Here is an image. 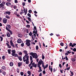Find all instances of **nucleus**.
<instances>
[{
    "label": "nucleus",
    "mask_w": 76,
    "mask_h": 76,
    "mask_svg": "<svg viewBox=\"0 0 76 76\" xmlns=\"http://www.w3.org/2000/svg\"><path fill=\"white\" fill-rule=\"evenodd\" d=\"M29 54L31 56H32L33 58H35L36 59L38 58V57H38V55H37V53L31 52L29 53Z\"/></svg>",
    "instance_id": "nucleus-1"
},
{
    "label": "nucleus",
    "mask_w": 76,
    "mask_h": 76,
    "mask_svg": "<svg viewBox=\"0 0 76 76\" xmlns=\"http://www.w3.org/2000/svg\"><path fill=\"white\" fill-rule=\"evenodd\" d=\"M29 56H27L26 59V58H23V62H25L26 61V64H29Z\"/></svg>",
    "instance_id": "nucleus-2"
},
{
    "label": "nucleus",
    "mask_w": 76,
    "mask_h": 76,
    "mask_svg": "<svg viewBox=\"0 0 76 76\" xmlns=\"http://www.w3.org/2000/svg\"><path fill=\"white\" fill-rule=\"evenodd\" d=\"M31 40H27L26 41V45L28 47L30 45H31Z\"/></svg>",
    "instance_id": "nucleus-3"
},
{
    "label": "nucleus",
    "mask_w": 76,
    "mask_h": 76,
    "mask_svg": "<svg viewBox=\"0 0 76 76\" xmlns=\"http://www.w3.org/2000/svg\"><path fill=\"white\" fill-rule=\"evenodd\" d=\"M1 8V10H4L6 9V7L4 6V4L3 3H1L0 4V8Z\"/></svg>",
    "instance_id": "nucleus-4"
},
{
    "label": "nucleus",
    "mask_w": 76,
    "mask_h": 76,
    "mask_svg": "<svg viewBox=\"0 0 76 76\" xmlns=\"http://www.w3.org/2000/svg\"><path fill=\"white\" fill-rule=\"evenodd\" d=\"M11 26L10 25H7L6 27V29L8 31H10V29Z\"/></svg>",
    "instance_id": "nucleus-5"
},
{
    "label": "nucleus",
    "mask_w": 76,
    "mask_h": 76,
    "mask_svg": "<svg viewBox=\"0 0 76 76\" xmlns=\"http://www.w3.org/2000/svg\"><path fill=\"white\" fill-rule=\"evenodd\" d=\"M76 45V43H74L72 45V43L70 42L69 44V46H71L73 48Z\"/></svg>",
    "instance_id": "nucleus-6"
},
{
    "label": "nucleus",
    "mask_w": 76,
    "mask_h": 76,
    "mask_svg": "<svg viewBox=\"0 0 76 76\" xmlns=\"http://www.w3.org/2000/svg\"><path fill=\"white\" fill-rule=\"evenodd\" d=\"M67 52V50H65V52H64V53H65V54L66 56L65 57H64L63 58V60H64V59H66V60H67V52Z\"/></svg>",
    "instance_id": "nucleus-7"
},
{
    "label": "nucleus",
    "mask_w": 76,
    "mask_h": 76,
    "mask_svg": "<svg viewBox=\"0 0 76 76\" xmlns=\"http://www.w3.org/2000/svg\"><path fill=\"white\" fill-rule=\"evenodd\" d=\"M11 52L12 53V56H15V55L14 54L16 53V51H15V50H12L11 51Z\"/></svg>",
    "instance_id": "nucleus-8"
},
{
    "label": "nucleus",
    "mask_w": 76,
    "mask_h": 76,
    "mask_svg": "<svg viewBox=\"0 0 76 76\" xmlns=\"http://www.w3.org/2000/svg\"><path fill=\"white\" fill-rule=\"evenodd\" d=\"M38 63L39 64H41V65L44 64V63H43V61H42V59H40Z\"/></svg>",
    "instance_id": "nucleus-9"
},
{
    "label": "nucleus",
    "mask_w": 76,
    "mask_h": 76,
    "mask_svg": "<svg viewBox=\"0 0 76 76\" xmlns=\"http://www.w3.org/2000/svg\"><path fill=\"white\" fill-rule=\"evenodd\" d=\"M35 64V62H33V63H32V66H33V67H35V68H37V64Z\"/></svg>",
    "instance_id": "nucleus-10"
},
{
    "label": "nucleus",
    "mask_w": 76,
    "mask_h": 76,
    "mask_svg": "<svg viewBox=\"0 0 76 76\" xmlns=\"http://www.w3.org/2000/svg\"><path fill=\"white\" fill-rule=\"evenodd\" d=\"M71 59L72 61H76V58L75 57V56H74V58H71Z\"/></svg>",
    "instance_id": "nucleus-11"
},
{
    "label": "nucleus",
    "mask_w": 76,
    "mask_h": 76,
    "mask_svg": "<svg viewBox=\"0 0 76 76\" xmlns=\"http://www.w3.org/2000/svg\"><path fill=\"white\" fill-rule=\"evenodd\" d=\"M28 56V53H26V54L25 55V56L23 57V58H27V57L28 56L29 57V56Z\"/></svg>",
    "instance_id": "nucleus-12"
},
{
    "label": "nucleus",
    "mask_w": 76,
    "mask_h": 76,
    "mask_svg": "<svg viewBox=\"0 0 76 76\" xmlns=\"http://www.w3.org/2000/svg\"><path fill=\"white\" fill-rule=\"evenodd\" d=\"M10 13H11L10 12L6 11L4 13V15H5V14H6V15H10Z\"/></svg>",
    "instance_id": "nucleus-13"
},
{
    "label": "nucleus",
    "mask_w": 76,
    "mask_h": 76,
    "mask_svg": "<svg viewBox=\"0 0 76 76\" xmlns=\"http://www.w3.org/2000/svg\"><path fill=\"white\" fill-rule=\"evenodd\" d=\"M3 22L4 23H7V19L4 18L3 19Z\"/></svg>",
    "instance_id": "nucleus-14"
},
{
    "label": "nucleus",
    "mask_w": 76,
    "mask_h": 76,
    "mask_svg": "<svg viewBox=\"0 0 76 76\" xmlns=\"http://www.w3.org/2000/svg\"><path fill=\"white\" fill-rule=\"evenodd\" d=\"M18 37L21 38V37H22V34L21 33H18Z\"/></svg>",
    "instance_id": "nucleus-15"
},
{
    "label": "nucleus",
    "mask_w": 76,
    "mask_h": 76,
    "mask_svg": "<svg viewBox=\"0 0 76 76\" xmlns=\"http://www.w3.org/2000/svg\"><path fill=\"white\" fill-rule=\"evenodd\" d=\"M6 4L7 6H11L12 4L10 2H7L6 3Z\"/></svg>",
    "instance_id": "nucleus-16"
},
{
    "label": "nucleus",
    "mask_w": 76,
    "mask_h": 76,
    "mask_svg": "<svg viewBox=\"0 0 76 76\" xmlns=\"http://www.w3.org/2000/svg\"><path fill=\"white\" fill-rule=\"evenodd\" d=\"M17 42L19 44L22 42V40L20 39H19L17 41Z\"/></svg>",
    "instance_id": "nucleus-17"
},
{
    "label": "nucleus",
    "mask_w": 76,
    "mask_h": 76,
    "mask_svg": "<svg viewBox=\"0 0 76 76\" xmlns=\"http://www.w3.org/2000/svg\"><path fill=\"white\" fill-rule=\"evenodd\" d=\"M34 30L33 31V32L32 33V34H35V32L36 31H37V27H36V26H34Z\"/></svg>",
    "instance_id": "nucleus-18"
},
{
    "label": "nucleus",
    "mask_w": 76,
    "mask_h": 76,
    "mask_svg": "<svg viewBox=\"0 0 76 76\" xmlns=\"http://www.w3.org/2000/svg\"><path fill=\"white\" fill-rule=\"evenodd\" d=\"M38 30H37V29L36 30L35 32H34L35 34H33L34 35V39L35 38V37H36V34H37V32L38 31Z\"/></svg>",
    "instance_id": "nucleus-19"
},
{
    "label": "nucleus",
    "mask_w": 76,
    "mask_h": 76,
    "mask_svg": "<svg viewBox=\"0 0 76 76\" xmlns=\"http://www.w3.org/2000/svg\"><path fill=\"white\" fill-rule=\"evenodd\" d=\"M22 62H18V67H20V66H22Z\"/></svg>",
    "instance_id": "nucleus-20"
},
{
    "label": "nucleus",
    "mask_w": 76,
    "mask_h": 76,
    "mask_svg": "<svg viewBox=\"0 0 76 76\" xmlns=\"http://www.w3.org/2000/svg\"><path fill=\"white\" fill-rule=\"evenodd\" d=\"M10 66L11 67H12L13 66V63L12 62H11L10 63Z\"/></svg>",
    "instance_id": "nucleus-21"
},
{
    "label": "nucleus",
    "mask_w": 76,
    "mask_h": 76,
    "mask_svg": "<svg viewBox=\"0 0 76 76\" xmlns=\"http://www.w3.org/2000/svg\"><path fill=\"white\" fill-rule=\"evenodd\" d=\"M7 37H10V34L8 32V33L7 34Z\"/></svg>",
    "instance_id": "nucleus-22"
},
{
    "label": "nucleus",
    "mask_w": 76,
    "mask_h": 76,
    "mask_svg": "<svg viewBox=\"0 0 76 76\" xmlns=\"http://www.w3.org/2000/svg\"><path fill=\"white\" fill-rule=\"evenodd\" d=\"M39 69V70H38V72L39 73L40 72H42V70L41 69V67Z\"/></svg>",
    "instance_id": "nucleus-23"
},
{
    "label": "nucleus",
    "mask_w": 76,
    "mask_h": 76,
    "mask_svg": "<svg viewBox=\"0 0 76 76\" xmlns=\"http://www.w3.org/2000/svg\"><path fill=\"white\" fill-rule=\"evenodd\" d=\"M32 63H33V60H32L30 64L28 65V67H31V66L32 64Z\"/></svg>",
    "instance_id": "nucleus-24"
},
{
    "label": "nucleus",
    "mask_w": 76,
    "mask_h": 76,
    "mask_svg": "<svg viewBox=\"0 0 76 76\" xmlns=\"http://www.w3.org/2000/svg\"><path fill=\"white\" fill-rule=\"evenodd\" d=\"M10 42L11 45L12 46V45H13V41H12V40H10Z\"/></svg>",
    "instance_id": "nucleus-25"
},
{
    "label": "nucleus",
    "mask_w": 76,
    "mask_h": 76,
    "mask_svg": "<svg viewBox=\"0 0 76 76\" xmlns=\"http://www.w3.org/2000/svg\"><path fill=\"white\" fill-rule=\"evenodd\" d=\"M27 73L30 76L31 75V72L28 71L27 72Z\"/></svg>",
    "instance_id": "nucleus-26"
},
{
    "label": "nucleus",
    "mask_w": 76,
    "mask_h": 76,
    "mask_svg": "<svg viewBox=\"0 0 76 76\" xmlns=\"http://www.w3.org/2000/svg\"><path fill=\"white\" fill-rule=\"evenodd\" d=\"M8 52L10 54H11V53H10V52L11 51V49H9L7 50Z\"/></svg>",
    "instance_id": "nucleus-27"
},
{
    "label": "nucleus",
    "mask_w": 76,
    "mask_h": 76,
    "mask_svg": "<svg viewBox=\"0 0 76 76\" xmlns=\"http://www.w3.org/2000/svg\"><path fill=\"white\" fill-rule=\"evenodd\" d=\"M41 64H37V67H39V68H41Z\"/></svg>",
    "instance_id": "nucleus-28"
},
{
    "label": "nucleus",
    "mask_w": 76,
    "mask_h": 76,
    "mask_svg": "<svg viewBox=\"0 0 76 76\" xmlns=\"http://www.w3.org/2000/svg\"><path fill=\"white\" fill-rule=\"evenodd\" d=\"M1 68L2 69H3V70H5V69H6V67L4 66H2Z\"/></svg>",
    "instance_id": "nucleus-29"
},
{
    "label": "nucleus",
    "mask_w": 76,
    "mask_h": 76,
    "mask_svg": "<svg viewBox=\"0 0 76 76\" xmlns=\"http://www.w3.org/2000/svg\"><path fill=\"white\" fill-rule=\"evenodd\" d=\"M18 59L20 61H22V56H20V57L18 58Z\"/></svg>",
    "instance_id": "nucleus-30"
},
{
    "label": "nucleus",
    "mask_w": 76,
    "mask_h": 76,
    "mask_svg": "<svg viewBox=\"0 0 76 76\" xmlns=\"http://www.w3.org/2000/svg\"><path fill=\"white\" fill-rule=\"evenodd\" d=\"M27 19L29 21H30V22H31V18L28 17Z\"/></svg>",
    "instance_id": "nucleus-31"
},
{
    "label": "nucleus",
    "mask_w": 76,
    "mask_h": 76,
    "mask_svg": "<svg viewBox=\"0 0 76 76\" xmlns=\"http://www.w3.org/2000/svg\"><path fill=\"white\" fill-rule=\"evenodd\" d=\"M50 71V72L51 73H53V68L51 67V68H50V69H49Z\"/></svg>",
    "instance_id": "nucleus-32"
},
{
    "label": "nucleus",
    "mask_w": 76,
    "mask_h": 76,
    "mask_svg": "<svg viewBox=\"0 0 76 76\" xmlns=\"http://www.w3.org/2000/svg\"><path fill=\"white\" fill-rule=\"evenodd\" d=\"M5 17L6 18H7V19H9L10 18V17H9V16L7 15Z\"/></svg>",
    "instance_id": "nucleus-33"
},
{
    "label": "nucleus",
    "mask_w": 76,
    "mask_h": 76,
    "mask_svg": "<svg viewBox=\"0 0 76 76\" xmlns=\"http://www.w3.org/2000/svg\"><path fill=\"white\" fill-rule=\"evenodd\" d=\"M27 15L28 17H30V18H31V14H30L29 13H28L27 14Z\"/></svg>",
    "instance_id": "nucleus-34"
},
{
    "label": "nucleus",
    "mask_w": 76,
    "mask_h": 76,
    "mask_svg": "<svg viewBox=\"0 0 76 76\" xmlns=\"http://www.w3.org/2000/svg\"><path fill=\"white\" fill-rule=\"evenodd\" d=\"M30 61H32V59H33L32 57V56H30Z\"/></svg>",
    "instance_id": "nucleus-35"
},
{
    "label": "nucleus",
    "mask_w": 76,
    "mask_h": 76,
    "mask_svg": "<svg viewBox=\"0 0 76 76\" xmlns=\"http://www.w3.org/2000/svg\"><path fill=\"white\" fill-rule=\"evenodd\" d=\"M29 35H30V36L31 37L32 36V32H30V33H29Z\"/></svg>",
    "instance_id": "nucleus-36"
},
{
    "label": "nucleus",
    "mask_w": 76,
    "mask_h": 76,
    "mask_svg": "<svg viewBox=\"0 0 76 76\" xmlns=\"http://www.w3.org/2000/svg\"><path fill=\"white\" fill-rule=\"evenodd\" d=\"M0 38H1V41H3V37H2L1 36H0Z\"/></svg>",
    "instance_id": "nucleus-37"
},
{
    "label": "nucleus",
    "mask_w": 76,
    "mask_h": 76,
    "mask_svg": "<svg viewBox=\"0 0 76 76\" xmlns=\"http://www.w3.org/2000/svg\"><path fill=\"white\" fill-rule=\"evenodd\" d=\"M26 27H27V28H30V25H27L26 26Z\"/></svg>",
    "instance_id": "nucleus-38"
},
{
    "label": "nucleus",
    "mask_w": 76,
    "mask_h": 76,
    "mask_svg": "<svg viewBox=\"0 0 76 76\" xmlns=\"http://www.w3.org/2000/svg\"><path fill=\"white\" fill-rule=\"evenodd\" d=\"M60 45L61 46H63V45H64V43L62 42H61L60 44Z\"/></svg>",
    "instance_id": "nucleus-39"
},
{
    "label": "nucleus",
    "mask_w": 76,
    "mask_h": 76,
    "mask_svg": "<svg viewBox=\"0 0 76 76\" xmlns=\"http://www.w3.org/2000/svg\"><path fill=\"white\" fill-rule=\"evenodd\" d=\"M2 74H3L4 75H6V72H2Z\"/></svg>",
    "instance_id": "nucleus-40"
},
{
    "label": "nucleus",
    "mask_w": 76,
    "mask_h": 76,
    "mask_svg": "<svg viewBox=\"0 0 76 76\" xmlns=\"http://www.w3.org/2000/svg\"><path fill=\"white\" fill-rule=\"evenodd\" d=\"M42 73L44 75H45V74L46 73V72H45V70H44L42 71Z\"/></svg>",
    "instance_id": "nucleus-41"
},
{
    "label": "nucleus",
    "mask_w": 76,
    "mask_h": 76,
    "mask_svg": "<svg viewBox=\"0 0 76 76\" xmlns=\"http://www.w3.org/2000/svg\"><path fill=\"white\" fill-rule=\"evenodd\" d=\"M42 60H44V59L45 58V57L44 56V55H43V54H42Z\"/></svg>",
    "instance_id": "nucleus-42"
},
{
    "label": "nucleus",
    "mask_w": 76,
    "mask_h": 76,
    "mask_svg": "<svg viewBox=\"0 0 76 76\" xmlns=\"http://www.w3.org/2000/svg\"><path fill=\"white\" fill-rule=\"evenodd\" d=\"M38 48H39L38 46L37 45L36 47V50H38Z\"/></svg>",
    "instance_id": "nucleus-43"
},
{
    "label": "nucleus",
    "mask_w": 76,
    "mask_h": 76,
    "mask_svg": "<svg viewBox=\"0 0 76 76\" xmlns=\"http://www.w3.org/2000/svg\"><path fill=\"white\" fill-rule=\"evenodd\" d=\"M2 58L3 60H5V56H3L2 57Z\"/></svg>",
    "instance_id": "nucleus-44"
},
{
    "label": "nucleus",
    "mask_w": 76,
    "mask_h": 76,
    "mask_svg": "<svg viewBox=\"0 0 76 76\" xmlns=\"http://www.w3.org/2000/svg\"><path fill=\"white\" fill-rule=\"evenodd\" d=\"M14 55L15 57H17V56H18V54H17V53H16V54L15 53L14 54Z\"/></svg>",
    "instance_id": "nucleus-45"
},
{
    "label": "nucleus",
    "mask_w": 76,
    "mask_h": 76,
    "mask_svg": "<svg viewBox=\"0 0 76 76\" xmlns=\"http://www.w3.org/2000/svg\"><path fill=\"white\" fill-rule=\"evenodd\" d=\"M28 12L29 13H32V10H28Z\"/></svg>",
    "instance_id": "nucleus-46"
},
{
    "label": "nucleus",
    "mask_w": 76,
    "mask_h": 76,
    "mask_svg": "<svg viewBox=\"0 0 76 76\" xmlns=\"http://www.w3.org/2000/svg\"><path fill=\"white\" fill-rule=\"evenodd\" d=\"M20 74L21 76H23V72H21L20 73Z\"/></svg>",
    "instance_id": "nucleus-47"
},
{
    "label": "nucleus",
    "mask_w": 76,
    "mask_h": 76,
    "mask_svg": "<svg viewBox=\"0 0 76 76\" xmlns=\"http://www.w3.org/2000/svg\"><path fill=\"white\" fill-rule=\"evenodd\" d=\"M21 45L22 47H24V43H22L21 44Z\"/></svg>",
    "instance_id": "nucleus-48"
},
{
    "label": "nucleus",
    "mask_w": 76,
    "mask_h": 76,
    "mask_svg": "<svg viewBox=\"0 0 76 76\" xmlns=\"http://www.w3.org/2000/svg\"><path fill=\"white\" fill-rule=\"evenodd\" d=\"M8 31L10 32L11 35H12V34H13V33H12V31H10H10Z\"/></svg>",
    "instance_id": "nucleus-49"
},
{
    "label": "nucleus",
    "mask_w": 76,
    "mask_h": 76,
    "mask_svg": "<svg viewBox=\"0 0 76 76\" xmlns=\"http://www.w3.org/2000/svg\"><path fill=\"white\" fill-rule=\"evenodd\" d=\"M23 52L25 53V54H26L27 53V51L26 50H24Z\"/></svg>",
    "instance_id": "nucleus-50"
},
{
    "label": "nucleus",
    "mask_w": 76,
    "mask_h": 76,
    "mask_svg": "<svg viewBox=\"0 0 76 76\" xmlns=\"http://www.w3.org/2000/svg\"><path fill=\"white\" fill-rule=\"evenodd\" d=\"M72 50L73 51H76V48H74V49Z\"/></svg>",
    "instance_id": "nucleus-51"
},
{
    "label": "nucleus",
    "mask_w": 76,
    "mask_h": 76,
    "mask_svg": "<svg viewBox=\"0 0 76 76\" xmlns=\"http://www.w3.org/2000/svg\"><path fill=\"white\" fill-rule=\"evenodd\" d=\"M3 4H6L5 2L4 1H3L2 2V3Z\"/></svg>",
    "instance_id": "nucleus-52"
},
{
    "label": "nucleus",
    "mask_w": 76,
    "mask_h": 76,
    "mask_svg": "<svg viewBox=\"0 0 76 76\" xmlns=\"http://www.w3.org/2000/svg\"><path fill=\"white\" fill-rule=\"evenodd\" d=\"M18 2V0H15V3H17Z\"/></svg>",
    "instance_id": "nucleus-53"
},
{
    "label": "nucleus",
    "mask_w": 76,
    "mask_h": 76,
    "mask_svg": "<svg viewBox=\"0 0 76 76\" xmlns=\"http://www.w3.org/2000/svg\"><path fill=\"white\" fill-rule=\"evenodd\" d=\"M53 72H56V69L54 68L53 70Z\"/></svg>",
    "instance_id": "nucleus-54"
},
{
    "label": "nucleus",
    "mask_w": 76,
    "mask_h": 76,
    "mask_svg": "<svg viewBox=\"0 0 76 76\" xmlns=\"http://www.w3.org/2000/svg\"><path fill=\"white\" fill-rule=\"evenodd\" d=\"M22 5L23 6H25V3L23 2L22 3Z\"/></svg>",
    "instance_id": "nucleus-55"
},
{
    "label": "nucleus",
    "mask_w": 76,
    "mask_h": 76,
    "mask_svg": "<svg viewBox=\"0 0 76 76\" xmlns=\"http://www.w3.org/2000/svg\"><path fill=\"white\" fill-rule=\"evenodd\" d=\"M11 47H12L11 46L9 45V46H8V48H11Z\"/></svg>",
    "instance_id": "nucleus-56"
},
{
    "label": "nucleus",
    "mask_w": 76,
    "mask_h": 76,
    "mask_svg": "<svg viewBox=\"0 0 76 76\" xmlns=\"http://www.w3.org/2000/svg\"><path fill=\"white\" fill-rule=\"evenodd\" d=\"M26 22H27V23H28V24H29V23H30V22H29V21L27 20H26Z\"/></svg>",
    "instance_id": "nucleus-57"
},
{
    "label": "nucleus",
    "mask_w": 76,
    "mask_h": 76,
    "mask_svg": "<svg viewBox=\"0 0 76 76\" xmlns=\"http://www.w3.org/2000/svg\"><path fill=\"white\" fill-rule=\"evenodd\" d=\"M48 64H47L45 66V69H47V67H48Z\"/></svg>",
    "instance_id": "nucleus-58"
},
{
    "label": "nucleus",
    "mask_w": 76,
    "mask_h": 76,
    "mask_svg": "<svg viewBox=\"0 0 76 76\" xmlns=\"http://www.w3.org/2000/svg\"><path fill=\"white\" fill-rule=\"evenodd\" d=\"M34 13L35 14H37V13H38V12H37L36 11H34Z\"/></svg>",
    "instance_id": "nucleus-59"
},
{
    "label": "nucleus",
    "mask_w": 76,
    "mask_h": 76,
    "mask_svg": "<svg viewBox=\"0 0 76 76\" xmlns=\"http://www.w3.org/2000/svg\"><path fill=\"white\" fill-rule=\"evenodd\" d=\"M44 63H43V64H42V67H45V66H44Z\"/></svg>",
    "instance_id": "nucleus-60"
},
{
    "label": "nucleus",
    "mask_w": 76,
    "mask_h": 76,
    "mask_svg": "<svg viewBox=\"0 0 76 76\" xmlns=\"http://www.w3.org/2000/svg\"><path fill=\"white\" fill-rule=\"evenodd\" d=\"M30 69H32V68L33 67V66L32 65L30 66Z\"/></svg>",
    "instance_id": "nucleus-61"
},
{
    "label": "nucleus",
    "mask_w": 76,
    "mask_h": 76,
    "mask_svg": "<svg viewBox=\"0 0 76 76\" xmlns=\"http://www.w3.org/2000/svg\"><path fill=\"white\" fill-rule=\"evenodd\" d=\"M21 11L22 12H21V13H24V12H23V10H21Z\"/></svg>",
    "instance_id": "nucleus-62"
},
{
    "label": "nucleus",
    "mask_w": 76,
    "mask_h": 76,
    "mask_svg": "<svg viewBox=\"0 0 76 76\" xmlns=\"http://www.w3.org/2000/svg\"><path fill=\"white\" fill-rule=\"evenodd\" d=\"M32 39H33L32 40H33L34 39V34H33L32 36Z\"/></svg>",
    "instance_id": "nucleus-63"
},
{
    "label": "nucleus",
    "mask_w": 76,
    "mask_h": 76,
    "mask_svg": "<svg viewBox=\"0 0 76 76\" xmlns=\"http://www.w3.org/2000/svg\"><path fill=\"white\" fill-rule=\"evenodd\" d=\"M39 76H42V73L41 72V73H40V74H39Z\"/></svg>",
    "instance_id": "nucleus-64"
}]
</instances>
